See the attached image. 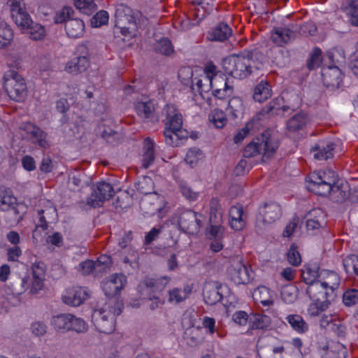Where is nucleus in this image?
<instances>
[{
    "mask_svg": "<svg viewBox=\"0 0 358 358\" xmlns=\"http://www.w3.org/2000/svg\"><path fill=\"white\" fill-rule=\"evenodd\" d=\"M75 6L87 15H91L96 10L94 0H74Z\"/></svg>",
    "mask_w": 358,
    "mask_h": 358,
    "instance_id": "obj_54",
    "label": "nucleus"
},
{
    "mask_svg": "<svg viewBox=\"0 0 358 358\" xmlns=\"http://www.w3.org/2000/svg\"><path fill=\"white\" fill-rule=\"evenodd\" d=\"M27 34L33 40L42 39L45 36V29L39 24H33L27 27Z\"/></svg>",
    "mask_w": 358,
    "mask_h": 358,
    "instance_id": "obj_53",
    "label": "nucleus"
},
{
    "mask_svg": "<svg viewBox=\"0 0 358 358\" xmlns=\"http://www.w3.org/2000/svg\"><path fill=\"white\" fill-rule=\"evenodd\" d=\"M341 8L350 16V23L354 26H358V0H344ZM349 68L353 75L358 78V53L352 57Z\"/></svg>",
    "mask_w": 358,
    "mask_h": 358,
    "instance_id": "obj_10",
    "label": "nucleus"
},
{
    "mask_svg": "<svg viewBox=\"0 0 358 358\" xmlns=\"http://www.w3.org/2000/svg\"><path fill=\"white\" fill-rule=\"evenodd\" d=\"M224 228L220 224H210L208 231V239L210 241V249L213 252H218L223 248L222 238Z\"/></svg>",
    "mask_w": 358,
    "mask_h": 358,
    "instance_id": "obj_18",
    "label": "nucleus"
},
{
    "mask_svg": "<svg viewBox=\"0 0 358 358\" xmlns=\"http://www.w3.org/2000/svg\"><path fill=\"white\" fill-rule=\"evenodd\" d=\"M31 142L43 148H48L50 146V142L48 140V134L41 128H39L37 135H35Z\"/></svg>",
    "mask_w": 358,
    "mask_h": 358,
    "instance_id": "obj_59",
    "label": "nucleus"
},
{
    "mask_svg": "<svg viewBox=\"0 0 358 358\" xmlns=\"http://www.w3.org/2000/svg\"><path fill=\"white\" fill-rule=\"evenodd\" d=\"M113 186L108 182H101L92 187V191L87 199V204L92 208L100 207L106 201H108L114 195Z\"/></svg>",
    "mask_w": 358,
    "mask_h": 358,
    "instance_id": "obj_9",
    "label": "nucleus"
},
{
    "mask_svg": "<svg viewBox=\"0 0 358 358\" xmlns=\"http://www.w3.org/2000/svg\"><path fill=\"white\" fill-rule=\"evenodd\" d=\"M229 224L236 231L241 230L245 226V220L243 217V210L241 206H231L229 211Z\"/></svg>",
    "mask_w": 358,
    "mask_h": 358,
    "instance_id": "obj_28",
    "label": "nucleus"
},
{
    "mask_svg": "<svg viewBox=\"0 0 358 358\" xmlns=\"http://www.w3.org/2000/svg\"><path fill=\"white\" fill-rule=\"evenodd\" d=\"M243 103L240 98L234 96L229 101L227 110L232 118L240 117L243 113Z\"/></svg>",
    "mask_w": 358,
    "mask_h": 358,
    "instance_id": "obj_42",
    "label": "nucleus"
},
{
    "mask_svg": "<svg viewBox=\"0 0 358 358\" xmlns=\"http://www.w3.org/2000/svg\"><path fill=\"white\" fill-rule=\"evenodd\" d=\"M72 318L71 314H60L53 317L52 320V324L57 329H62L69 331L71 327V319Z\"/></svg>",
    "mask_w": 358,
    "mask_h": 358,
    "instance_id": "obj_46",
    "label": "nucleus"
},
{
    "mask_svg": "<svg viewBox=\"0 0 358 358\" xmlns=\"http://www.w3.org/2000/svg\"><path fill=\"white\" fill-rule=\"evenodd\" d=\"M65 29L67 35L73 38L81 37L85 31V23L78 18H73L66 22Z\"/></svg>",
    "mask_w": 358,
    "mask_h": 358,
    "instance_id": "obj_29",
    "label": "nucleus"
},
{
    "mask_svg": "<svg viewBox=\"0 0 358 358\" xmlns=\"http://www.w3.org/2000/svg\"><path fill=\"white\" fill-rule=\"evenodd\" d=\"M155 50L157 52L164 55H170L173 52V45L168 38L159 41L155 46Z\"/></svg>",
    "mask_w": 358,
    "mask_h": 358,
    "instance_id": "obj_55",
    "label": "nucleus"
},
{
    "mask_svg": "<svg viewBox=\"0 0 358 358\" xmlns=\"http://www.w3.org/2000/svg\"><path fill=\"white\" fill-rule=\"evenodd\" d=\"M306 294L313 301L308 308V312L313 316H317L326 310L336 296V292L326 289L319 282L309 285Z\"/></svg>",
    "mask_w": 358,
    "mask_h": 358,
    "instance_id": "obj_7",
    "label": "nucleus"
},
{
    "mask_svg": "<svg viewBox=\"0 0 358 358\" xmlns=\"http://www.w3.org/2000/svg\"><path fill=\"white\" fill-rule=\"evenodd\" d=\"M135 187L139 193L145 195L155 193L154 182L152 178L148 176H143L139 178L135 183Z\"/></svg>",
    "mask_w": 358,
    "mask_h": 358,
    "instance_id": "obj_40",
    "label": "nucleus"
},
{
    "mask_svg": "<svg viewBox=\"0 0 358 358\" xmlns=\"http://www.w3.org/2000/svg\"><path fill=\"white\" fill-rule=\"evenodd\" d=\"M3 79V87L8 96L15 101H23L27 96V87L22 76L14 70H9Z\"/></svg>",
    "mask_w": 358,
    "mask_h": 358,
    "instance_id": "obj_8",
    "label": "nucleus"
},
{
    "mask_svg": "<svg viewBox=\"0 0 358 358\" xmlns=\"http://www.w3.org/2000/svg\"><path fill=\"white\" fill-rule=\"evenodd\" d=\"M322 61V51L320 48H315L307 61V66L309 70H313L320 65Z\"/></svg>",
    "mask_w": 358,
    "mask_h": 358,
    "instance_id": "obj_56",
    "label": "nucleus"
},
{
    "mask_svg": "<svg viewBox=\"0 0 358 358\" xmlns=\"http://www.w3.org/2000/svg\"><path fill=\"white\" fill-rule=\"evenodd\" d=\"M193 71L189 67H182L178 71V78L184 85L189 87L192 92H194Z\"/></svg>",
    "mask_w": 358,
    "mask_h": 358,
    "instance_id": "obj_45",
    "label": "nucleus"
},
{
    "mask_svg": "<svg viewBox=\"0 0 358 358\" xmlns=\"http://www.w3.org/2000/svg\"><path fill=\"white\" fill-rule=\"evenodd\" d=\"M282 299L287 303H293L297 297V288L292 285H287L281 289Z\"/></svg>",
    "mask_w": 358,
    "mask_h": 358,
    "instance_id": "obj_50",
    "label": "nucleus"
},
{
    "mask_svg": "<svg viewBox=\"0 0 358 358\" xmlns=\"http://www.w3.org/2000/svg\"><path fill=\"white\" fill-rule=\"evenodd\" d=\"M285 320L291 328L298 334H304L308 331L309 327L308 323L299 314H290L285 317Z\"/></svg>",
    "mask_w": 358,
    "mask_h": 358,
    "instance_id": "obj_31",
    "label": "nucleus"
},
{
    "mask_svg": "<svg viewBox=\"0 0 358 358\" xmlns=\"http://www.w3.org/2000/svg\"><path fill=\"white\" fill-rule=\"evenodd\" d=\"M203 215L192 210L182 212L178 219V224L180 229L185 233L197 234L201 227Z\"/></svg>",
    "mask_w": 358,
    "mask_h": 358,
    "instance_id": "obj_12",
    "label": "nucleus"
},
{
    "mask_svg": "<svg viewBox=\"0 0 358 358\" xmlns=\"http://www.w3.org/2000/svg\"><path fill=\"white\" fill-rule=\"evenodd\" d=\"M192 292V287L185 285L183 288L176 287L169 292V301L175 304L180 303L187 299Z\"/></svg>",
    "mask_w": 358,
    "mask_h": 358,
    "instance_id": "obj_33",
    "label": "nucleus"
},
{
    "mask_svg": "<svg viewBox=\"0 0 358 358\" xmlns=\"http://www.w3.org/2000/svg\"><path fill=\"white\" fill-rule=\"evenodd\" d=\"M295 36V32L288 28H275L271 33L272 41L278 46H283L294 39Z\"/></svg>",
    "mask_w": 358,
    "mask_h": 358,
    "instance_id": "obj_25",
    "label": "nucleus"
},
{
    "mask_svg": "<svg viewBox=\"0 0 358 358\" xmlns=\"http://www.w3.org/2000/svg\"><path fill=\"white\" fill-rule=\"evenodd\" d=\"M214 83L221 84L223 85V88H215L213 89L212 94L220 99H225L229 97L234 92L233 87L229 85L227 82V78L223 76H215Z\"/></svg>",
    "mask_w": 358,
    "mask_h": 358,
    "instance_id": "obj_30",
    "label": "nucleus"
},
{
    "mask_svg": "<svg viewBox=\"0 0 358 358\" xmlns=\"http://www.w3.org/2000/svg\"><path fill=\"white\" fill-rule=\"evenodd\" d=\"M117 315L110 316L106 320L101 321L99 316L94 317V326L96 329L103 334H110L115 330V317Z\"/></svg>",
    "mask_w": 358,
    "mask_h": 358,
    "instance_id": "obj_38",
    "label": "nucleus"
},
{
    "mask_svg": "<svg viewBox=\"0 0 358 358\" xmlns=\"http://www.w3.org/2000/svg\"><path fill=\"white\" fill-rule=\"evenodd\" d=\"M340 280L339 275L335 271L326 269L320 270L318 282L326 289L336 292L340 285Z\"/></svg>",
    "mask_w": 358,
    "mask_h": 358,
    "instance_id": "obj_21",
    "label": "nucleus"
},
{
    "mask_svg": "<svg viewBox=\"0 0 358 358\" xmlns=\"http://www.w3.org/2000/svg\"><path fill=\"white\" fill-rule=\"evenodd\" d=\"M89 64L90 62L86 55L78 56L67 63L65 70L69 73L77 74L85 71Z\"/></svg>",
    "mask_w": 358,
    "mask_h": 358,
    "instance_id": "obj_27",
    "label": "nucleus"
},
{
    "mask_svg": "<svg viewBox=\"0 0 358 358\" xmlns=\"http://www.w3.org/2000/svg\"><path fill=\"white\" fill-rule=\"evenodd\" d=\"M270 317L262 314H254L250 317V327L252 329H263L271 324Z\"/></svg>",
    "mask_w": 358,
    "mask_h": 358,
    "instance_id": "obj_41",
    "label": "nucleus"
},
{
    "mask_svg": "<svg viewBox=\"0 0 358 358\" xmlns=\"http://www.w3.org/2000/svg\"><path fill=\"white\" fill-rule=\"evenodd\" d=\"M17 199L13 196L12 190L4 186H0V209L8 210L16 204Z\"/></svg>",
    "mask_w": 358,
    "mask_h": 358,
    "instance_id": "obj_32",
    "label": "nucleus"
},
{
    "mask_svg": "<svg viewBox=\"0 0 358 358\" xmlns=\"http://www.w3.org/2000/svg\"><path fill=\"white\" fill-rule=\"evenodd\" d=\"M162 115L165 128L164 136L165 143L172 147H178L187 139L189 132L182 128V117L176 107L167 104L163 108Z\"/></svg>",
    "mask_w": 358,
    "mask_h": 358,
    "instance_id": "obj_3",
    "label": "nucleus"
},
{
    "mask_svg": "<svg viewBox=\"0 0 358 358\" xmlns=\"http://www.w3.org/2000/svg\"><path fill=\"white\" fill-rule=\"evenodd\" d=\"M108 21V14L106 10H100L91 19V25L94 27H99Z\"/></svg>",
    "mask_w": 358,
    "mask_h": 358,
    "instance_id": "obj_64",
    "label": "nucleus"
},
{
    "mask_svg": "<svg viewBox=\"0 0 358 358\" xmlns=\"http://www.w3.org/2000/svg\"><path fill=\"white\" fill-rule=\"evenodd\" d=\"M308 218L306 220V228L308 230H315L320 228L324 221V212L320 209H313L308 213Z\"/></svg>",
    "mask_w": 358,
    "mask_h": 358,
    "instance_id": "obj_34",
    "label": "nucleus"
},
{
    "mask_svg": "<svg viewBox=\"0 0 358 358\" xmlns=\"http://www.w3.org/2000/svg\"><path fill=\"white\" fill-rule=\"evenodd\" d=\"M308 122V117L306 113L301 112L287 121L286 128L290 134L302 130Z\"/></svg>",
    "mask_w": 358,
    "mask_h": 358,
    "instance_id": "obj_26",
    "label": "nucleus"
},
{
    "mask_svg": "<svg viewBox=\"0 0 358 358\" xmlns=\"http://www.w3.org/2000/svg\"><path fill=\"white\" fill-rule=\"evenodd\" d=\"M343 265L347 273H355L358 276V256L350 255L347 256L343 260Z\"/></svg>",
    "mask_w": 358,
    "mask_h": 358,
    "instance_id": "obj_48",
    "label": "nucleus"
},
{
    "mask_svg": "<svg viewBox=\"0 0 358 358\" xmlns=\"http://www.w3.org/2000/svg\"><path fill=\"white\" fill-rule=\"evenodd\" d=\"M115 25L124 36H132L139 28L145 27L148 19L137 10L124 4L117 6L115 13Z\"/></svg>",
    "mask_w": 358,
    "mask_h": 358,
    "instance_id": "obj_4",
    "label": "nucleus"
},
{
    "mask_svg": "<svg viewBox=\"0 0 358 358\" xmlns=\"http://www.w3.org/2000/svg\"><path fill=\"white\" fill-rule=\"evenodd\" d=\"M89 296L90 294L86 288L76 287L66 289L65 294L62 296V301L67 305L78 306Z\"/></svg>",
    "mask_w": 358,
    "mask_h": 358,
    "instance_id": "obj_15",
    "label": "nucleus"
},
{
    "mask_svg": "<svg viewBox=\"0 0 358 358\" xmlns=\"http://www.w3.org/2000/svg\"><path fill=\"white\" fill-rule=\"evenodd\" d=\"M231 279L237 285L247 284L250 282V273L247 266L239 260H233L227 268Z\"/></svg>",
    "mask_w": 358,
    "mask_h": 358,
    "instance_id": "obj_14",
    "label": "nucleus"
},
{
    "mask_svg": "<svg viewBox=\"0 0 358 358\" xmlns=\"http://www.w3.org/2000/svg\"><path fill=\"white\" fill-rule=\"evenodd\" d=\"M231 33L232 30L227 24L220 22L208 31L207 39L211 41L222 42L228 39L231 36Z\"/></svg>",
    "mask_w": 358,
    "mask_h": 358,
    "instance_id": "obj_22",
    "label": "nucleus"
},
{
    "mask_svg": "<svg viewBox=\"0 0 358 358\" xmlns=\"http://www.w3.org/2000/svg\"><path fill=\"white\" fill-rule=\"evenodd\" d=\"M287 261L294 266H299L301 262V255L295 245H292L287 252Z\"/></svg>",
    "mask_w": 358,
    "mask_h": 358,
    "instance_id": "obj_62",
    "label": "nucleus"
},
{
    "mask_svg": "<svg viewBox=\"0 0 358 358\" xmlns=\"http://www.w3.org/2000/svg\"><path fill=\"white\" fill-rule=\"evenodd\" d=\"M337 176L331 170L312 173L308 178V189L315 194L327 196L335 202L341 203L348 197V192L339 186H335Z\"/></svg>",
    "mask_w": 358,
    "mask_h": 358,
    "instance_id": "obj_2",
    "label": "nucleus"
},
{
    "mask_svg": "<svg viewBox=\"0 0 358 358\" xmlns=\"http://www.w3.org/2000/svg\"><path fill=\"white\" fill-rule=\"evenodd\" d=\"M209 119L217 128L220 129L224 127L227 122L226 115L219 109H215L209 115Z\"/></svg>",
    "mask_w": 358,
    "mask_h": 358,
    "instance_id": "obj_52",
    "label": "nucleus"
},
{
    "mask_svg": "<svg viewBox=\"0 0 358 358\" xmlns=\"http://www.w3.org/2000/svg\"><path fill=\"white\" fill-rule=\"evenodd\" d=\"M13 38L12 29L5 22L0 20V49L9 45Z\"/></svg>",
    "mask_w": 358,
    "mask_h": 358,
    "instance_id": "obj_44",
    "label": "nucleus"
},
{
    "mask_svg": "<svg viewBox=\"0 0 358 358\" xmlns=\"http://www.w3.org/2000/svg\"><path fill=\"white\" fill-rule=\"evenodd\" d=\"M265 60L264 54L258 49L246 53L232 55L222 60L225 73L234 78L243 79L260 69Z\"/></svg>",
    "mask_w": 358,
    "mask_h": 358,
    "instance_id": "obj_1",
    "label": "nucleus"
},
{
    "mask_svg": "<svg viewBox=\"0 0 358 358\" xmlns=\"http://www.w3.org/2000/svg\"><path fill=\"white\" fill-rule=\"evenodd\" d=\"M155 142L150 137L144 139L141 154V166L145 169L152 166L155 160Z\"/></svg>",
    "mask_w": 358,
    "mask_h": 358,
    "instance_id": "obj_20",
    "label": "nucleus"
},
{
    "mask_svg": "<svg viewBox=\"0 0 358 358\" xmlns=\"http://www.w3.org/2000/svg\"><path fill=\"white\" fill-rule=\"evenodd\" d=\"M343 301L347 306H354L358 303V289H350L346 290L343 295Z\"/></svg>",
    "mask_w": 358,
    "mask_h": 358,
    "instance_id": "obj_58",
    "label": "nucleus"
},
{
    "mask_svg": "<svg viewBox=\"0 0 358 358\" xmlns=\"http://www.w3.org/2000/svg\"><path fill=\"white\" fill-rule=\"evenodd\" d=\"M73 13V10L71 7L64 6L60 11L57 12L55 16L54 20L55 23H63L66 24V22L69 20H71V15Z\"/></svg>",
    "mask_w": 358,
    "mask_h": 358,
    "instance_id": "obj_60",
    "label": "nucleus"
},
{
    "mask_svg": "<svg viewBox=\"0 0 358 358\" xmlns=\"http://www.w3.org/2000/svg\"><path fill=\"white\" fill-rule=\"evenodd\" d=\"M254 298L264 306H270L273 303V299L271 295L270 289L265 287H259L253 294Z\"/></svg>",
    "mask_w": 358,
    "mask_h": 358,
    "instance_id": "obj_36",
    "label": "nucleus"
},
{
    "mask_svg": "<svg viewBox=\"0 0 358 358\" xmlns=\"http://www.w3.org/2000/svg\"><path fill=\"white\" fill-rule=\"evenodd\" d=\"M314 158L318 160H327L333 157L334 144L328 143L326 145H318L312 149Z\"/></svg>",
    "mask_w": 358,
    "mask_h": 358,
    "instance_id": "obj_39",
    "label": "nucleus"
},
{
    "mask_svg": "<svg viewBox=\"0 0 358 358\" xmlns=\"http://www.w3.org/2000/svg\"><path fill=\"white\" fill-rule=\"evenodd\" d=\"M203 297L206 303L213 306L220 301L222 294L219 291V286L216 282H209L205 285L203 289Z\"/></svg>",
    "mask_w": 358,
    "mask_h": 358,
    "instance_id": "obj_23",
    "label": "nucleus"
},
{
    "mask_svg": "<svg viewBox=\"0 0 358 358\" xmlns=\"http://www.w3.org/2000/svg\"><path fill=\"white\" fill-rule=\"evenodd\" d=\"M91 182L92 179L90 177L87 176L85 173L79 171L72 173L69 178V182L73 185L74 190L89 186Z\"/></svg>",
    "mask_w": 358,
    "mask_h": 358,
    "instance_id": "obj_37",
    "label": "nucleus"
},
{
    "mask_svg": "<svg viewBox=\"0 0 358 358\" xmlns=\"http://www.w3.org/2000/svg\"><path fill=\"white\" fill-rule=\"evenodd\" d=\"M136 110L139 116L143 118H152L155 107L151 102H138L136 105Z\"/></svg>",
    "mask_w": 358,
    "mask_h": 358,
    "instance_id": "obj_49",
    "label": "nucleus"
},
{
    "mask_svg": "<svg viewBox=\"0 0 358 358\" xmlns=\"http://www.w3.org/2000/svg\"><path fill=\"white\" fill-rule=\"evenodd\" d=\"M257 348L261 358H301L299 352L286 351L282 342L273 336L259 338Z\"/></svg>",
    "mask_w": 358,
    "mask_h": 358,
    "instance_id": "obj_6",
    "label": "nucleus"
},
{
    "mask_svg": "<svg viewBox=\"0 0 358 358\" xmlns=\"http://www.w3.org/2000/svg\"><path fill=\"white\" fill-rule=\"evenodd\" d=\"M127 279L124 275L113 274L103 281V292L107 297H114L124 288Z\"/></svg>",
    "mask_w": 358,
    "mask_h": 358,
    "instance_id": "obj_13",
    "label": "nucleus"
},
{
    "mask_svg": "<svg viewBox=\"0 0 358 358\" xmlns=\"http://www.w3.org/2000/svg\"><path fill=\"white\" fill-rule=\"evenodd\" d=\"M203 158L202 151L197 148H192L188 150L185 161L191 167H194Z\"/></svg>",
    "mask_w": 358,
    "mask_h": 358,
    "instance_id": "obj_47",
    "label": "nucleus"
},
{
    "mask_svg": "<svg viewBox=\"0 0 358 358\" xmlns=\"http://www.w3.org/2000/svg\"><path fill=\"white\" fill-rule=\"evenodd\" d=\"M322 77L324 85L332 90L338 89L343 80V74L336 66H327L322 70Z\"/></svg>",
    "mask_w": 358,
    "mask_h": 358,
    "instance_id": "obj_17",
    "label": "nucleus"
},
{
    "mask_svg": "<svg viewBox=\"0 0 358 358\" xmlns=\"http://www.w3.org/2000/svg\"><path fill=\"white\" fill-rule=\"evenodd\" d=\"M56 210L53 208H49L47 210H38V215L39 216L38 223L36 225V228H41L43 230H45L48 228V218H50L49 215H55Z\"/></svg>",
    "mask_w": 358,
    "mask_h": 358,
    "instance_id": "obj_57",
    "label": "nucleus"
},
{
    "mask_svg": "<svg viewBox=\"0 0 358 358\" xmlns=\"http://www.w3.org/2000/svg\"><path fill=\"white\" fill-rule=\"evenodd\" d=\"M20 128L25 132L24 138H27L30 141H32L35 135H37V131L39 129L38 127L30 122L22 123Z\"/></svg>",
    "mask_w": 358,
    "mask_h": 358,
    "instance_id": "obj_63",
    "label": "nucleus"
},
{
    "mask_svg": "<svg viewBox=\"0 0 358 358\" xmlns=\"http://www.w3.org/2000/svg\"><path fill=\"white\" fill-rule=\"evenodd\" d=\"M123 303L121 301L113 300L109 301L105 303L103 307L95 310L92 315V321L94 324L95 315L99 316L100 320H106L113 315H120L123 308Z\"/></svg>",
    "mask_w": 358,
    "mask_h": 358,
    "instance_id": "obj_16",
    "label": "nucleus"
},
{
    "mask_svg": "<svg viewBox=\"0 0 358 358\" xmlns=\"http://www.w3.org/2000/svg\"><path fill=\"white\" fill-rule=\"evenodd\" d=\"M214 77H210L205 73L200 75L198 77H195L194 78L195 90L192 92H198L199 95L204 99V94L214 88Z\"/></svg>",
    "mask_w": 358,
    "mask_h": 358,
    "instance_id": "obj_24",
    "label": "nucleus"
},
{
    "mask_svg": "<svg viewBox=\"0 0 358 358\" xmlns=\"http://www.w3.org/2000/svg\"><path fill=\"white\" fill-rule=\"evenodd\" d=\"M319 351L322 358H345L348 354L345 346L338 342L320 347Z\"/></svg>",
    "mask_w": 358,
    "mask_h": 358,
    "instance_id": "obj_19",
    "label": "nucleus"
},
{
    "mask_svg": "<svg viewBox=\"0 0 358 358\" xmlns=\"http://www.w3.org/2000/svg\"><path fill=\"white\" fill-rule=\"evenodd\" d=\"M155 285V280L152 278H145L138 286V292L142 296L151 295L152 288Z\"/></svg>",
    "mask_w": 358,
    "mask_h": 358,
    "instance_id": "obj_61",
    "label": "nucleus"
},
{
    "mask_svg": "<svg viewBox=\"0 0 358 358\" xmlns=\"http://www.w3.org/2000/svg\"><path fill=\"white\" fill-rule=\"evenodd\" d=\"M11 17L15 23L22 29L29 27V26L31 25L33 22L29 13L25 10V8L22 9L20 11H17L12 14Z\"/></svg>",
    "mask_w": 358,
    "mask_h": 358,
    "instance_id": "obj_43",
    "label": "nucleus"
},
{
    "mask_svg": "<svg viewBox=\"0 0 358 358\" xmlns=\"http://www.w3.org/2000/svg\"><path fill=\"white\" fill-rule=\"evenodd\" d=\"M279 142L272 136L270 130H265L256 136L243 150V156L250 158L262 155L264 158L271 157L277 150Z\"/></svg>",
    "mask_w": 358,
    "mask_h": 358,
    "instance_id": "obj_5",
    "label": "nucleus"
},
{
    "mask_svg": "<svg viewBox=\"0 0 358 358\" xmlns=\"http://www.w3.org/2000/svg\"><path fill=\"white\" fill-rule=\"evenodd\" d=\"M320 270L318 267L306 268L302 271V278L303 281L309 285L313 282H318Z\"/></svg>",
    "mask_w": 358,
    "mask_h": 358,
    "instance_id": "obj_51",
    "label": "nucleus"
},
{
    "mask_svg": "<svg viewBox=\"0 0 358 358\" xmlns=\"http://www.w3.org/2000/svg\"><path fill=\"white\" fill-rule=\"evenodd\" d=\"M271 95V90L268 83L261 81L254 89L253 99L255 101L262 102Z\"/></svg>",
    "mask_w": 358,
    "mask_h": 358,
    "instance_id": "obj_35",
    "label": "nucleus"
},
{
    "mask_svg": "<svg viewBox=\"0 0 358 358\" xmlns=\"http://www.w3.org/2000/svg\"><path fill=\"white\" fill-rule=\"evenodd\" d=\"M282 214L280 205L275 202L266 203L259 209L257 217V227L262 228L266 224H272L278 220Z\"/></svg>",
    "mask_w": 358,
    "mask_h": 358,
    "instance_id": "obj_11",
    "label": "nucleus"
}]
</instances>
